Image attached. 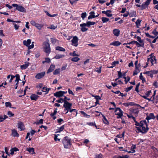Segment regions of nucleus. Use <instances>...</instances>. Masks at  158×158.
I'll use <instances>...</instances> for the list:
<instances>
[{
  "instance_id": "f257e3e1",
  "label": "nucleus",
  "mask_w": 158,
  "mask_h": 158,
  "mask_svg": "<svg viewBox=\"0 0 158 158\" xmlns=\"http://www.w3.org/2000/svg\"><path fill=\"white\" fill-rule=\"evenodd\" d=\"M135 122V125L139 127H136L137 130L139 132H146L148 130V125L146 120L141 121L140 123H138L135 119L134 121Z\"/></svg>"
},
{
  "instance_id": "f03ea898",
  "label": "nucleus",
  "mask_w": 158,
  "mask_h": 158,
  "mask_svg": "<svg viewBox=\"0 0 158 158\" xmlns=\"http://www.w3.org/2000/svg\"><path fill=\"white\" fill-rule=\"evenodd\" d=\"M62 142L65 148H68L70 147V139L68 137H65L62 140Z\"/></svg>"
},
{
  "instance_id": "7ed1b4c3",
  "label": "nucleus",
  "mask_w": 158,
  "mask_h": 158,
  "mask_svg": "<svg viewBox=\"0 0 158 158\" xmlns=\"http://www.w3.org/2000/svg\"><path fill=\"white\" fill-rule=\"evenodd\" d=\"M43 45L44 52L46 53H49L51 51L49 44L47 42H44L43 43Z\"/></svg>"
},
{
  "instance_id": "20e7f679",
  "label": "nucleus",
  "mask_w": 158,
  "mask_h": 158,
  "mask_svg": "<svg viewBox=\"0 0 158 158\" xmlns=\"http://www.w3.org/2000/svg\"><path fill=\"white\" fill-rule=\"evenodd\" d=\"M31 40L30 39H28L27 41L24 40L23 41V44L24 45L28 47V49H29L33 48L34 47L33 44L34 42H32V44L31 45L29 46L31 43Z\"/></svg>"
},
{
  "instance_id": "39448f33",
  "label": "nucleus",
  "mask_w": 158,
  "mask_h": 158,
  "mask_svg": "<svg viewBox=\"0 0 158 158\" xmlns=\"http://www.w3.org/2000/svg\"><path fill=\"white\" fill-rule=\"evenodd\" d=\"M12 6L13 7H16V9L19 11L23 12H26V9L21 6H19L16 4H13Z\"/></svg>"
},
{
  "instance_id": "423d86ee",
  "label": "nucleus",
  "mask_w": 158,
  "mask_h": 158,
  "mask_svg": "<svg viewBox=\"0 0 158 158\" xmlns=\"http://www.w3.org/2000/svg\"><path fill=\"white\" fill-rule=\"evenodd\" d=\"M64 104L63 105V106L65 108V109L64 110H67V111L66 113H67L68 112L69 110L70 109L72 104L71 103H69L66 100H64Z\"/></svg>"
},
{
  "instance_id": "0eeeda50",
  "label": "nucleus",
  "mask_w": 158,
  "mask_h": 158,
  "mask_svg": "<svg viewBox=\"0 0 158 158\" xmlns=\"http://www.w3.org/2000/svg\"><path fill=\"white\" fill-rule=\"evenodd\" d=\"M123 111L120 108H116L115 110V114L118 115V116L117 117V118H120L123 115Z\"/></svg>"
},
{
  "instance_id": "6e6552de",
  "label": "nucleus",
  "mask_w": 158,
  "mask_h": 158,
  "mask_svg": "<svg viewBox=\"0 0 158 158\" xmlns=\"http://www.w3.org/2000/svg\"><path fill=\"white\" fill-rule=\"evenodd\" d=\"M152 0H147L145 2L143 3L141 5V9L142 10L148 8V6L150 4Z\"/></svg>"
},
{
  "instance_id": "1a4fd4ad",
  "label": "nucleus",
  "mask_w": 158,
  "mask_h": 158,
  "mask_svg": "<svg viewBox=\"0 0 158 158\" xmlns=\"http://www.w3.org/2000/svg\"><path fill=\"white\" fill-rule=\"evenodd\" d=\"M78 38L76 36H74L72 40V45L74 46H77L78 45Z\"/></svg>"
},
{
  "instance_id": "9d476101",
  "label": "nucleus",
  "mask_w": 158,
  "mask_h": 158,
  "mask_svg": "<svg viewBox=\"0 0 158 158\" xmlns=\"http://www.w3.org/2000/svg\"><path fill=\"white\" fill-rule=\"evenodd\" d=\"M148 62H150L152 65L156 63V59L154 56H152L148 59Z\"/></svg>"
},
{
  "instance_id": "9b49d317",
  "label": "nucleus",
  "mask_w": 158,
  "mask_h": 158,
  "mask_svg": "<svg viewBox=\"0 0 158 158\" xmlns=\"http://www.w3.org/2000/svg\"><path fill=\"white\" fill-rule=\"evenodd\" d=\"M80 26L81 27V30L82 32H85L88 30V29L86 27H87V25L85 23L81 24Z\"/></svg>"
},
{
  "instance_id": "f8f14e48",
  "label": "nucleus",
  "mask_w": 158,
  "mask_h": 158,
  "mask_svg": "<svg viewBox=\"0 0 158 158\" xmlns=\"http://www.w3.org/2000/svg\"><path fill=\"white\" fill-rule=\"evenodd\" d=\"M45 74L44 72H41L37 74L35 76V78L37 79H40L43 77Z\"/></svg>"
},
{
  "instance_id": "ddd939ff",
  "label": "nucleus",
  "mask_w": 158,
  "mask_h": 158,
  "mask_svg": "<svg viewBox=\"0 0 158 158\" xmlns=\"http://www.w3.org/2000/svg\"><path fill=\"white\" fill-rule=\"evenodd\" d=\"M54 96L56 97H60L63 96L62 94L61 93V91H60L54 93Z\"/></svg>"
},
{
  "instance_id": "4468645a",
  "label": "nucleus",
  "mask_w": 158,
  "mask_h": 158,
  "mask_svg": "<svg viewBox=\"0 0 158 158\" xmlns=\"http://www.w3.org/2000/svg\"><path fill=\"white\" fill-rule=\"evenodd\" d=\"M12 135L13 136L18 137L19 134L17 133V131L15 129L12 130Z\"/></svg>"
},
{
  "instance_id": "2eb2a0df",
  "label": "nucleus",
  "mask_w": 158,
  "mask_h": 158,
  "mask_svg": "<svg viewBox=\"0 0 158 158\" xmlns=\"http://www.w3.org/2000/svg\"><path fill=\"white\" fill-rule=\"evenodd\" d=\"M155 118V117L154 115V114L152 113H150L149 115L148 116H147L146 118V119L148 120H148L151 119H154Z\"/></svg>"
},
{
  "instance_id": "dca6fc26",
  "label": "nucleus",
  "mask_w": 158,
  "mask_h": 158,
  "mask_svg": "<svg viewBox=\"0 0 158 158\" xmlns=\"http://www.w3.org/2000/svg\"><path fill=\"white\" fill-rule=\"evenodd\" d=\"M18 128L20 129L21 131L25 129L24 126L22 122H20L18 123Z\"/></svg>"
},
{
  "instance_id": "f3484780",
  "label": "nucleus",
  "mask_w": 158,
  "mask_h": 158,
  "mask_svg": "<svg viewBox=\"0 0 158 158\" xmlns=\"http://www.w3.org/2000/svg\"><path fill=\"white\" fill-rule=\"evenodd\" d=\"M113 33L114 35L118 36L120 34V30L118 29H114L113 31Z\"/></svg>"
},
{
  "instance_id": "a211bd4d",
  "label": "nucleus",
  "mask_w": 158,
  "mask_h": 158,
  "mask_svg": "<svg viewBox=\"0 0 158 158\" xmlns=\"http://www.w3.org/2000/svg\"><path fill=\"white\" fill-rule=\"evenodd\" d=\"M55 67V66L54 65L51 64L48 70L47 73H49L52 71L54 70Z\"/></svg>"
},
{
  "instance_id": "6ab92c4d",
  "label": "nucleus",
  "mask_w": 158,
  "mask_h": 158,
  "mask_svg": "<svg viewBox=\"0 0 158 158\" xmlns=\"http://www.w3.org/2000/svg\"><path fill=\"white\" fill-rule=\"evenodd\" d=\"M26 150L28 151L29 152V153H31V154H33L35 153V152H34V149L33 148H27L26 149Z\"/></svg>"
},
{
  "instance_id": "aec40b11",
  "label": "nucleus",
  "mask_w": 158,
  "mask_h": 158,
  "mask_svg": "<svg viewBox=\"0 0 158 158\" xmlns=\"http://www.w3.org/2000/svg\"><path fill=\"white\" fill-rule=\"evenodd\" d=\"M39 97L36 95L32 94L31 95L30 98L31 100L36 101Z\"/></svg>"
},
{
  "instance_id": "412c9836",
  "label": "nucleus",
  "mask_w": 158,
  "mask_h": 158,
  "mask_svg": "<svg viewBox=\"0 0 158 158\" xmlns=\"http://www.w3.org/2000/svg\"><path fill=\"white\" fill-rule=\"evenodd\" d=\"M120 42H119L118 41H116L113 42L112 43H111L110 45H112L115 46H118L119 45L121 44Z\"/></svg>"
},
{
  "instance_id": "4be33fe9",
  "label": "nucleus",
  "mask_w": 158,
  "mask_h": 158,
  "mask_svg": "<svg viewBox=\"0 0 158 158\" xmlns=\"http://www.w3.org/2000/svg\"><path fill=\"white\" fill-rule=\"evenodd\" d=\"M29 63L27 62L25 64L21 66L20 67L22 69H25L27 68L29 66Z\"/></svg>"
},
{
  "instance_id": "5701e85b",
  "label": "nucleus",
  "mask_w": 158,
  "mask_h": 158,
  "mask_svg": "<svg viewBox=\"0 0 158 158\" xmlns=\"http://www.w3.org/2000/svg\"><path fill=\"white\" fill-rule=\"evenodd\" d=\"M96 23L95 22H94L88 21L86 23H85L87 27H89L91 25H93Z\"/></svg>"
},
{
  "instance_id": "b1692460",
  "label": "nucleus",
  "mask_w": 158,
  "mask_h": 158,
  "mask_svg": "<svg viewBox=\"0 0 158 158\" xmlns=\"http://www.w3.org/2000/svg\"><path fill=\"white\" fill-rule=\"evenodd\" d=\"M56 49L57 50L60 51L64 52L65 50L64 48H63L57 46L56 48Z\"/></svg>"
},
{
  "instance_id": "393cba45",
  "label": "nucleus",
  "mask_w": 158,
  "mask_h": 158,
  "mask_svg": "<svg viewBox=\"0 0 158 158\" xmlns=\"http://www.w3.org/2000/svg\"><path fill=\"white\" fill-rule=\"evenodd\" d=\"M80 112L81 113V114L85 118H89L90 117L89 115L87 114L83 111H81Z\"/></svg>"
},
{
  "instance_id": "a878e982",
  "label": "nucleus",
  "mask_w": 158,
  "mask_h": 158,
  "mask_svg": "<svg viewBox=\"0 0 158 158\" xmlns=\"http://www.w3.org/2000/svg\"><path fill=\"white\" fill-rule=\"evenodd\" d=\"M50 89H51L50 88L48 89L46 87H44L42 88V91L43 92H46V93L47 94L49 90Z\"/></svg>"
},
{
  "instance_id": "bb28decb",
  "label": "nucleus",
  "mask_w": 158,
  "mask_h": 158,
  "mask_svg": "<svg viewBox=\"0 0 158 158\" xmlns=\"http://www.w3.org/2000/svg\"><path fill=\"white\" fill-rule=\"evenodd\" d=\"M134 103L133 102H128L127 103H123V105L126 106H127L130 105L133 106L134 105Z\"/></svg>"
},
{
  "instance_id": "cd10ccee",
  "label": "nucleus",
  "mask_w": 158,
  "mask_h": 158,
  "mask_svg": "<svg viewBox=\"0 0 158 158\" xmlns=\"http://www.w3.org/2000/svg\"><path fill=\"white\" fill-rule=\"evenodd\" d=\"M64 56V55L57 54L55 56L54 58L56 59H59Z\"/></svg>"
},
{
  "instance_id": "c85d7f7f",
  "label": "nucleus",
  "mask_w": 158,
  "mask_h": 158,
  "mask_svg": "<svg viewBox=\"0 0 158 158\" xmlns=\"http://www.w3.org/2000/svg\"><path fill=\"white\" fill-rule=\"evenodd\" d=\"M35 26L38 29L40 30L43 27V25L41 24L36 23Z\"/></svg>"
},
{
  "instance_id": "c756f323",
  "label": "nucleus",
  "mask_w": 158,
  "mask_h": 158,
  "mask_svg": "<svg viewBox=\"0 0 158 158\" xmlns=\"http://www.w3.org/2000/svg\"><path fill=\"white\" fill-rule=\"evenodd\" d=\"M129 15L131 17H136V12L135 11H133L130 14L129 13Z\"/></svg>"
},
{
  "instance_id": "7c9ffc66",
  "label": "nucleus",
  "mask_w": 158,
  "mask_h": 158,
  "mask_svg": "<svg viewBox=\"0 0 158 158\" xmlns=\"http://www.w3.org/2000/svg\"><path fill=\"white\" fill-rule=\"evenodd\" d=\"M15 76L16 77V80H15V81H17V82L18 83L19 81L20 80L19 78V75L18 74H16Z\"/></svg>"
},
{
  "instance_id": "2f4dec72",
  "label": "nucleus",
  "mask_w": 158,
  "mask_h": 158,
  "mask_svg": "<svg viewBox=\"0 0 158 158\" xmlns=\"http://www.w3.org/2000/svg\"><path fill=\"white\" fill-rule=\"evenodd\" d=\"M102 20L103 23H106L109 20V19L104 17H103L102 18Z\"/></svg>"
},
{
  "instance_id": "473e14b6",
  "label": "nucleus",
  "mask_w": 158,
  "mask_h": 158,
  "mask_svg": "<svg viewBox=\"0 0 158 158\" xmlns=\"http://www.w3.org/2000/svg\"><path fill=\"white\" fill-rule=\"evenodd\" d=\"M60 72V69H56L53 72V74L54 75H56L59 74Z\"/></svg>"
},
{
  "instance_id": "72a5a7b5",
  "label": "nucleus",
  "mask_w": 158,
  "mask_h": 158,
  "mask_svg": "<svg viewBox=\"0 0 158 158\" xmlns=\"http://www.w3.org/2000/svg\"><path fill=\"white\" fill-rule=\"evenodd\" d=\"M143 74H147L148 76H150L151 77H153V75H152L151 71H146V72H144Z\"/></svg>"
},
{
  "instance_id": "f704fd0d",
  "label": "nucleus",
  "mask_w": 158,
  "mask_h": 158,
  "mask_svg": "<svg viewBox=\"0 0 158 158\" xmlns=\"http://www.w3.org/2000/svg\"><path fill=\"white\" fill-rule=\"evenodd\" d=\"M111 13V11L110 10H107V12L106 15V16L109 17H111L112 16V15L110 13Z\"/></svg>"
},
{
  "instance_id": "c9c22d12",
  "label": "nucleus",
  "mask_w": 158,
  "mask_h": 158,
  "mask_svg": "<svg viewBox=\"0 0 158 158\" xmlns=\"http://www.w3.org/2000/svg\"><path fill=\"white\" fill-rule=\"evenodd\" d=\"M141 20L139 19H138L136 22H135V24L137 27H138V26H139L140 24V23Z\"/></svg>"
},
{
  "instance_id": "e433bc0d",
  "label": "nucleus",
  "mask_w": 158,
  "mask_h": 158,
  "mask_svg": "<svg viewBox=\"0 0 158 158\" xmlns=\"http://www.w3.org/2000/svg\"><path fill=\"white\" fill-rule=\"evenodd\" d=\"M5 106L6 107H11V104L10 102H6L5 103Z\"/></svg>"
},
{
  "instance_id": "4c0bfd02",
  "label": "nucleus",
  "mask_w": 158,
  "mask_h": 158,
  "mask_svg": "<svg viewBox=\"0 0 158 158\" xmlns=\"http://www.w3.org/2000/svg\"><path fill=\"white\" fill-rule=\"evenodd\" d=\"M43 123V120L42 119H40L39 121L36 122L35 123H34L36 124L37 125H38L40 124H42Z\"/></svg>"
},
{
  "instance_id": "58836bf2",
  "label": "nucleus",
  "mask_w": 158,
  "mask_h": 158,
  "mask_svg": "<svg viewBox=\"0 0 158 158\" xmlns=\"http://www.w3.org/2000/svg\"><path fill=\"white\" fill-rule=\"evenodd\" d=\"M50 62V60L49 58H45V60L43 61L42 62L43 64L45 63H49Z\"/></svg>"
},
{
  "instance_id": "ea45409f",
  "label": "nucleus",
  "mask_w": 158,
  "mask_h": 158,
  "mask_svg": "<svg viewBox=\"0 0 158 158\" xmlns=\"http://www.w3.org/2000/svg\"><path fill=\"white\" fill-rule=\"evenodd\" d=\"M103 122L104 123H105L106 124H108L109 123L108 122L106 119V118H105L104 116H103Z\"/></svg>"
},
{
  "instance_id": "a19ab883",
  "label": "nucleus",
  "mask_w": 158,
  "mask_h": 158,
  "mask_svg": "<svg viewBox=\"0 0 158 158\" xmlns=\"http://www.w3.org/2000/svg\"><path fill=\"white\" fill-rule=\"evenodd\" d=\"M79 60V58L75 57L72 58L71 59L72 61L74 62H77Z\"/></svg>"
},
{
  "instance_id": "79ce46f5",
  "label": "nucleus",
  "mask_w": 158,
  "mask_h": 158,
  "mask_svg": "<svg viewBox=\"0 0 158 158\" xmlns=\"http://www.w3.org/2000/svg\"><path fill=\"white\" fill-rule=\"evenodd\" d=\"M86 15L87 14L86 12L83 13L81 14V17L83 20H84V18L86 16Z\"/></svg>"
},
{
  "instance_id": "37998d69",
  "label": "nucleus",
  "mask_w": 158,
  "mask_h": 158,
  "mask_svg": "<svg viewBox=\"0 0 158 158\" xmlns=\"http://www.w3.org/2000/svg\"><path fill=\"white\" fill-rule=\"evenodd\" d=\"M137 39L138 41L141 44L144 43L143 41L141 40L140 37L139 36H137Z\"/></svg>"
},
{
  "instance_id": "c03bdc74",
  "label": "nucleus",
  "mask_w": 158,
  "mask_h": 158,
  "mask_svg": "<svg viewBox=\"0 0 158 158\" xmlns=\"http://www.w3.org/2000/svg\"><path fill=\"white\" fill-rule=\"evenodd\" d=\"M69 55L70 56H78V55L76 54V53L75 52V51H74L73 53L71 52L70 53Z\"/></svg>"
},
{
  "instance_id": "a18cd8bd",
  "label": "nucleus",
  "mask_w": 158,
  "mask_h": 158,
  "mask_svg": "<svg viewBox=\"0 0 158 158\" xmlns=\"http://www.w3.org/2000/svg\"><path fill=\"white\" fill-rule=\"evenodd\" d=\"M7 114L10 117H13L14 116V114L12 113L10 111H8V112Z\"/></svg>"
},
{
  "instance_id": "49530a36",
  "label": "nucleus",
  "mask_w": 158,
  "mask_h": 158,
  "mask_svg": "<svg viewBox=\"0 0 158 158\" xmlns=\"http://www.w3.org/2000/svg\"><path fill=\"white\" fill-rule=\"evenodd\" d=\"M57 112V110H54L53 113H52L50 114V116L52 117H53L56 114Z\"/></svg>"
},
{
  "instance_id": "de8ad7c7",
  "label": "nucleus",
  "mask_w": 158,
  "mask_h": 158,
  "mask_svg": "<svg viewBox=\"0 0 158 158\" xmlns=\"http://www.w3.org/2000/svg\"><path fill=\"white\" fill-rule=\"evenodd\" d=\"M128 156L127 155H123L122 156H118V158H128Z\"/></svg>"
},
{
  "instance_id": "09e8293b",
  "label": "nucleus",
  "mask_w": 158,
  "mask_h": 158,
  "mask_svg": "<svg viewBox=\"0 0 158 158\" xmlns=\"http://www.w3.org/2000/svg\"><path fill=\"white\" fill-rule=\"evenodd\" d=\"M136 45L138 47H143L144 46V43L139 44V43L137 42V43L136 44Z\"/></svg>"
},
{
  "instance_id": "8fccbe9b",
  "label": "nucleus",
  "mask_w": 158,
  "mask_h": 158,
  "mask_svg": "<svg viewBox=\"0 0 158 158\" xmlns=\"http://www.w3.org/2000/svg\"><path fill=\"white\" fill-rule=\"evenodd\" d=\"M87 124L89 126H95V127H96V126L95 125V124L94 123H93V122H89L88 123H87Z\"/></svg>"
},
{
  "instance_id": "3c124183",
  "label": "nucleus",
  "mask_w": 158,
  "mask_h": 158,
  "mask_svg": "<svg viewBox=\"0 0 158 158\" xmlns=\"http://www.w3.org/2000/svg\"><path fill=\"white\" fill-rule=\"evenodd\" d=\"M69 1L71 4L73 5V4L76 2L78 0H69Z\"/></svg>"
},
{
  "instance_id": "603ef678",
  "label": "nucleus",
  "mask_w": 158,
  "mask_h": 158,
  "mask_svg": "<svg viewBox=\"0 0 158 158\" xmlns=\"http://www.w3.org/2000/svg\"><path fill=\"white\" fill-rule=\"evenodd\" d=\"M64 102L63 99L62 98H60L59 99L56 100V102H57L58 103H61L62 102Z\"/></svg>"
},
{
  "instance_id": "864d4df0",
  "label": "nucleus",
  "mask_w": 158,
  "mask_h": 158,
  "mask_svg": "<svg viewBox=\"0 0 158 158\" xmlns=\"http://www.w3.org/2000/svg\"><path fill=\"white\" fill-rule=\"evenodd\" d=\"M51 40L53 44H55L56 42V40L53 38H51Z\"/></svg>"
},
{
  "instance_id": "5fc2aeb1",
  "label": "nucleus",
  "mask_w": 158,
  "mask_h": 158,
  "mask_svg": "<svg viewBox=\"0 0 158 158\" xmlns=\"http://www.w3.org/2000/svg\"><path fill=\"white\" fill-rule=\"evenodd\" d=\"M133 86H131L129 87H128L127 88H126V90H125L127 92H128V91L131 90Z\"/></svg>"
},
{
  "instance_id": "6e6d98bb",
  "label": "nucleus",
  "mask_w": 158,
  "mask_h": 158,
  "mask_svg": "<svg viewBox=\"0 0 158 158\" xmlns=\"http://www.w3.org/2000/svg\"><path fill=\"white\" fill-rule=\"evenodd\" d=\"M119 62L118 61H114V62H112V65H113V66H115L116 64H118Z\"/></svg>"
},
{
  "instance_id": "4d7b16f0",
  "label": "nucleus",
  "mask_w": 158,
  "mask_h": 158,
  "mask_svg": "<svg viewBox=\"0 0 158 158\" xmlns=\"http://www.w3.org/2000/svg\"><path fill=\"white\" fill-rule=\"evenodd\" d=\"M64 125H63L61 126L60 128V131H58V132H60V131H62L64 128Z\"/></svg>"
},
{
  "instance_id": "13d9d810",
  "label": "nucleus",
  "mask_w": 158,
  "mask_h": 158,
  "mask_svg": "<svg viewBox=\"0 0 158 158\" xmlns=\"http://www.w3.org/2000/svg\"><path fill=\"white\" fill-rule=\"evenodd\" d=\"M150 71L152 75H153V74H156L157 73V71L155 70H153Z\"/></svg>"
},
{
  "instance_id": "bf43d9fd",
  "label": "nucleus",
  "mask_w": 158,
  "mask_h": 158,
  "mask_svg": "<svg viewBox=\"0 0 158 158\" xmlns=\"http://www.w3.org/2000/svg\"><path fill=\"white\" fill-rule=\"evenodd\" d=\"M102 155L101 154L96 155L95 158H102Z\"/></svg>"
},
{
  "instance_id": "052dcab7",
  "label": "nucleus",
  "mask_w": 158,
  "mask_h": 158,
  "mask_svg": "<svg viewBox=\"0 0 158 158\" xmlns=\"http://www.w3.org/2000/svg\"><path fill=\"white\" fill-rule=\"evenodd\" d=\"M13 25L14 26L15 28V29L16 30L18 29L19 27V26L18 25L16 24H15V23H14Z\"/></svg>"
},
{
  "instance_id": "680f3d73",
  "label": "nucleus",
  "mask_w": 158,
  "mask_h": 158,
  "mask_svg": "<svg viewBox=\"0 0 158 158\" xmlns=\"http://www.w3.org/2000/svg\"><path fill=\"white\" fill-rule=\"evenodd\" d=\"M31 24L33 26H35L36 23H35L34 21L32 20L30 22Z\"/></svg>"
},
{
  "instance_id": "e2e57ef3",
  "label": "nucleus",
  "mask_w": 158,
  "mask_h": 158,
  "mask_svg": "<svg viewBox=\"0 0 158 158\" xmlns=\"http://www.w3.org/2000/svg\"><path fill=\"white\" fill-rule=\"evenodd\" d=\"M118 78H120L122 77V73L120 71H118Z\"/></svg>"
},
{
  "instance_id": "0e129e2a",
  "label": "nucleus",
  "mask_w": 158,
  "mask_h": 158,
  "mask_svg": "<svg viewBox=\"0 0 158 158\" xmlns=\"http://www.w3.org/2000/svg\"><path fill=\"white\" fill-rule=\"evenodd\" d=\"M127 116L129 118H132L134 120V121L135 120V118L132 115H128Z\"/></svg>"
},
{
  "instance_id": "69168bd1",
  "label": "nucleus",
  "mask_w": 158,
  "mask_h": 158,
  "mask_svg": "<svg viewBox=\"0 0 158 158\" xmlns=\"http://www.w3.org/2000/svg\"><path fill=\"white\" fill-rule=\"evenodd\" d=\"M56 28V27H55L54 25H52L49 27L50 28L52 29H55Z\"/></svg>"
},
{
  "instance_id": "338daca9",
  "label": "nucleus",
  "mask_w": 158,
  "mask_h": 158,
  "mask_svg": "<svg viewBox=\"0 0 158 158\" xmlns=\"http://www.w3.org/2000/svg\"><path fill=\"white\" fill-rule=\"evenodd\" d=\"M5 150L6 153L7 154L8 156H10V154L9 153V152L8 151V149L7 147H5Z\"/></svg>"
},
{
  "instance_id": "774afa93",
  "label": "nucleus",
  "mask_w": 158,
  "mask_h": 158,
  "mask_svg": "<svg viewBox=\"0 0 158 158\" xmlns=\"http://www.w3.org/2000/svg\"><path fill=\"white\" fill-rule=\"evenodd\" d=\"M95 17V15H90L88 17V19H90L92 18H94Z\"/></svg>"
}]
</instances>
